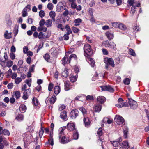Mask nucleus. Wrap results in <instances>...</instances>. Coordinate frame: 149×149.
Here are the masks:
<instances>
[{"instance_id":"6","label":"nucleus","mask_w":149,"mask_h":149,"mask_svg":"<svg viewBox=\"0 0 149 149\" xmlns=\"http://www.w3.org/2000/svg\"><path fill=\"white\" fill-rule=\"evenodd\" d=\"M129 104L130 107L132 109H136L137 107L138 104L137 102L132 100H129Z\"/></svg>"},{"instance_id":"25","label":"nucleus","mask_w":149,"mask_h":149,"mask_svg":"<svg viewBox=\"0 0 149 149\" xmlns=\"http://www.w3.org/2000/svg\"><path fill=\"white\" fill-rule=\"evenodd\" d=\"M53 132H51L50 134V138L48 140V142L52 146L54 144V141L53 138Z\"/></svg>"},{"instance_id":"62","label":"nucleus","mask_w":149,"mask_h":149,"mask_svg":"<svg viewBox=\"0 0 149 149\" xmlns=\"http://www.w3.org/2000/svg\"><path fill=\"white\" fill-rule=\"evenodd\" d=\"M43 132H44V131H43V130L42 128L40 129V130L39 131V136L40 138H41L42 137V135L43 134Z\"/></svg>"},{"instance_id":"63","label":"nucleus","mask_w":149,"mask_h":149,"mask_svg":"<svg viewBox=\"0 0 149 149\" xmlns=\"http://www.w3.org/2000/svg\"><path fill=\"white\" fill-rule=\"evenodd\" d=\"M31 80L30 79V80L26 79L25 80V82L26 83L28 86L30 87L31 85Z\"/></svg>"},{"instance_id":"5","label":"nucleus","mask_w":149,"mask_h":149,"mask_svg":"<svg viewBox=\"0 0 149 149\" xmlns=\"http://www.w3.org/2000/svg\"><path fill=\"white\" fill-rule=\"evenodd\" d=\"M114 120L118 124H123L124 123V120L123 118L120 115H116Z\"/></svg>"},{"instance_id":"24","label":"nucleus","mask_w":149,"mask_h":149,"mask_svg":"<svg viewBox=\"0 0 149 149\" xmlns=\"http://www.w3.org/2000/svg\"><path fill=\"white\" fill-rule=\"evenodd\" d=\"M61 118L64 120H67V112L65 111H64L63 112L61 113L60 116Z\"/></svg>"},{"instance_id":"11","label":"nucleus","mask_w":149,"mask_h":149,"mask_svg":"<svg viewBox=\"0 0 149 149\" xmlns=\"http://www.w3.org/2000/svg\"><path fill=\"white\" fill-rule=\"evenodd\" d=\"M79 112L77 109L72 110L70 113V116L72 119H75L78 115Z\"/></svg>"},{"instance_id":"14","label":"nucleus","mask_w":149,"mask_h":149,"mask_svg":"<svg viewBox=\"0 0 149 149\" xmlns=\"http://www.w3.org/2000/svg\"><path fill=\"white\" fill-rule=\"evenodd\" d=\"M120 147L122 149H127L129 148V144L127 141H124L120 145Z\"/></svg>"},{"instance_id":"41","label":"nucleus","mask_w":149,"mask_h":149,"mask_svg":"<svg viewBox=\"0 0 149 149\" xmlns=\"http://www.w3.org/2000/svg\"><path fill=\"white\" fill-rule=\"evenodd\" d=\"M110 46L109 48L111 49H113L114 50H116L117 49V48H116V45L113 42H112V43L110 44Z\"/></svg>"},{"instance_id":"52","label":"nucleus","mask_w":149,"mask_h":149,"mask_svg":"<svg viewBox=\"0 0 149 149\" xmlns=\"http://www.w3.org/2000/svg\"><path fill=\"white\" fill-rule=\"evenodd\" d=\"M39 14V16L41 18H42L45 15V12L44 11L42 10L40 11Z\"/></svg>"},{"instance_id":"55","label":"nucleus","mask_w":149,"mask_h":149,"mask_svg":"<svg viewBox=\"0 0 149 149\" xmlns=\"http://www.w3.org/2000/svg\"><path fill=\"white\" fill-rule=\"evenodd\" d=\"M47 8L49 10H52L53 9V6L52 4L51 3H49L47 5Z\"/></svg>"},{"instance_id":"54","label":"nucleus","mask_w":149,"mask_h":149,"mask_svg":"<svg viewBox=\"0 0 149 149\" xmlns=\"http://www.w3.org/2000/svg\"><path fill=\"white\" fill-rule=\"evenodd\" d=\"M18 26H16L15 27L13 30V33L15 34L14 36H15L18 33Z\"/></svg>"},{"instance_id":"4","label":"nucleus","mask_w":149,"mask_h":149,"mask_svg":"<svg viewBox=\"0 0 149 149\" xmlns=\"http://www.w3.org/2000/svg\"><path fill=\"white\" fill-rule=\"evenodd\" d=\"M104 63L107 65H111L112 67L114 66V61L111 58L108 57H106L104 58Z\"/></svg>"},{"instance_id":"36","label":"nucleus","mask_w":149,"mask_h":149,"mask_svg":"<svg viewBox=\"0 0 149 149\" xmlns=\"http://www.w3.org/2000/svg\"><path fill=\"white\" fill-rule=\"evenodd\" d=\"M88 62L90 64L92 67H94L95 65V62L91 58H89L88 59Z\"/></svg>"},{"instance_id":"53","label":"nucleus","mask_w":149,"mask_h":149,"mask_svg":"<svg viewBox=\"0 0 149 149\" xmlns=\"http://www.w3.org/2000/svg\"><path fill=\"white\" fill-rule=\"evenodd\" d=\"M86 100L88 101H91L93 100V98L92 95H88L86 97Z\"/></svg>"},{"instance_id":"31","label":"nucleus","mask_w":149,"mask_h":149,"mask_svg":"<svg viewBox=\"0 0 149 149\" xmlns=\"http://www.w3.org/2000/svg\"><path fill=\"white\" fill-rule=\"evenodd\" d=\"M24 118L23 115L19 114L16 117V119L19 121H21L23 120Z\"/></svg>"},{"instance_id":"8","label":"nucleus","mask_w":149,"mask_h":149,"mask_svg":"<svg viewBox=\"0 0 149 149\" xmlns=\"http://www.w3.org/2000/svg\"><path fill=\"white\" fill-rule=\"evenodd\" d=\"M103 132H102V129L101 127H100L98 130L97 132V134L99 136V138L98 141V142L99 143H100L101 144V145L102 146V147L103 148V139L102 138H100V136H101Z\"/></svg>"},{"instance_id":"23","label":"nucleus","mask_w":149,"mask_h":149,"mask_svg":"<svg viewBox=\"0 0 149 149\" xmlns=\"http://www.w3.org/2000/svg\"><path fill=\"white\" fill-rule=\"evenodd\" d=\"M128 132V128L127 126H124L123 127V136L125 138H126L127 136V134Z\"/></svg>"},{"instance_id":"45","label":"nucleus","mask_w":149,"mask_h":149,"mask_svg":"<svg viewBox=\"0 0 149 149\" xmlns=\"http://www.w3.org/2000/svg\"><path fill=\"white\" fill-rule=\"evenodd\" d=\"M116 106L118 108H121L123 107H126V105L125 103H123L116 104Z\"/></svg>"},{"instance_id":"22","label":"nucleus","mask_w":149,"mask_h":149,"mask_svg":"<svg viewBox=\"0 0 149 149\" xmlns=\"http://www.w3.org/2000/svg\"><path fill=\"white\" fill-rule=\"evenodd\" d=\"M26 107L25 105L22 104L20 105L19 107V110L21 113H24L26 111Z\"/></svg>"},{"instance_id":"13","label":"nucleus","mask_w":149,"mask_h":149,"mask_svg":"<svg viewBox=\"0 0 149 149\" xmlns=\"http://www.w3.org/2000/svg\"><path fill=\"white\" fill-rule=\"evenodd\" d=\"M70 52H66L65 54V57L62 58L61 61V62L63 65H64L67 63H69V58H68V54Z\"/></svg>"},{"instance_id":"12","label":"nucleus","mask_w":149,"mask_h":149,"mask_svg":"<svg viewBox=\"0 0 149 149\" xmlns=\"http://www.w3.org/2000/svg\"><path fill=\"white\" fill-rule=\"evenodd\" d=\"M74 88V86L70 85L69 81H66L64 82V89L65 91H68Z\"/></svg>"},{"instance_id":"50","label":"nucleus","mask_w":149,"mask_h":149,"mask_svg":"<svg viewBox=\"0 0 149 149\" xmlns=\"http://www.w3.org/2000/svg\"><path fill=\"white\" fill-rule=\"evenodd\" d=\"M22 81V79L20 77H17L15 79V81L17 84H18L20 82Z\"/></svg>"},{"instance_id":"15","label":"nucleus","mask_w":149,"mask_h":149,"mask_svg":"<svg viewBox=\"0 0 149 149\" xmlns=\"http://www.w3.org/2000/svg\"><path fill=\"white\" fill-rule=\"evenodd\" d=\"M60 141V142L63 144H65L67 143L69 141V139L68 137H66L65 136H63L60 138H59Z\"/></svg>"},{"instance_id":"27","label":"nucleus","mask_w":149,"mask_h":149,"mask_svg":"<svg viewBox=\"0 0 149 149\" xmlns=\"http://www.w3.org/2000/svg\"><path fill=\"white\" fill-rule=\"evenodd\" d=\"M61 89L59 86H57L55 87L54 89V92L56 95L58 94L60 92Z\"/></svg>"},{"instance_id":"59","label":"nucleus","mask_w":149,"mask_h":149,"mask_svg":"<svg viewBox=\"0 0 149 149\" xmlns=\"http://www.w3.org/2000/svg\"><path fill=\"white\" fill-rule=\"evenodd\" d=\"M79 110L82 112L83 114H86V111L85 109L83 107H80Z\"/></svg>"},{"instance_id":"61","label":"nucleus","mask_w":149,"mask_h":149,"mask_svg":"<svg viewBox=\"0 0 149 149\" xmlns=\"http://www.w3.org/2000/svg\"><path fill=\"white\" fill-rule=\"evenodd\" d=\"M35 67V65L33 64L32 65V66L29 69V71L33 72H34V69Z\"/></svg>"},{"instance_id":"30","label":"nucleus","mask_w":149,"mask_h":149,"mask_svg":"<svg viewBox=\"0 0 149 149\" xmlns=\"http://www.w3.org/2000/svg\"><path fill=\"white\" fill-rule=\"evenodd\" d=\"M64 9L63 6L59 5V3L57 5V11L58 12H61L63 11Z\"/></svg>"},{"instance_id":"46","label":"nucleus","mask_w":149,"mask_h":149,"mask_svg":"<svg viewBox=\"0 0 149 149\" xmlns=\"http://www.w3.org/2000/svg\"><path fill=\"white\" fill-rule=\"evenodd\" d=\"M2 133L5 135L9 136L10 135L9 131L6 129H4L3 130Z\"/></svg>"},{"instance_id":"17","label":"nucleus","mask_w":149,"mask_h":149,"mask_svg":"<svg viewBox=\"0 0 149 149\" xmlns=\"http://www.w3.org/2000/svg\"><path fill=\"white\" fill-rule=\"evenodd\" d=\"M105 35L109 40L113 39L114 37L113 33L109 31H107L106 32Z\"/></svg>"},{"instance_id":"40","label":"nucleus","mask_w":149,"mask_h":149,"mask_svg":"<svg viewBox=\"0 0 149 149\" xmlns=\"http://www.w3.org/2000/svg\"><path fill=\"white\" fill-rule=\"evenodd\" d=\"M79 134L78 132L75 130L73 134V138L74 139H77L78 138Z\"/></svg>"},{"instance_id":"28","label":"nucleus","mask_w":149,"mask_h":149,"mask_svg":"<svg viewBox=\"0 0 149 149\" xmlns=\"http://www.w3.org/2000/svg\"><path fill=\"white\" fill-rule=\"evenodd\" d=\"M49 37V36L47 35H44V34L42 32H40L38 34V38L39 39H42L43 38H47Z\"/></svg>"},{"instance_id":"16","label":"nucleus","mask_w":149,"mask_h":149,"mask_svg":"<svg viewBox=\"0 0 149 149\" xmlns=\"http://www.w3.org/2000/svg\"><path fill=\"white\" fill-rule=\"evenodd\" d=\"M67 128L70 131L74 130L75 129V126L73 123L70 122L67 125Z\"/></svg>"},{"instance_id":"56","label":"nucleus","mask_w":149,"mask_h":149,"mask_svg":"<svg viewBox=\"0 0 149 149\" xmlns=\"http://www.w3.org/2000/svg\"><path fill=\"white\" fill-rule=\"evenodd\" d=\"M123 82L125 84L128 85L130 82V80L128 78H126L123 80Z\"/></svg>"},{"instance_id":"34","label":"nucleus","mask_w":149,"mask_h":149,"mask_svg":"<svg viewBox=\"0 0 149 149\" xmlns=\"http://www.w3.org/2000/svg\"><path fill=\"white\" fill-rule=\"evenodd\" d=\"M77 58V56L75 54H72L70 56L69 60L68 62L69 63H70V61L72 60H76Z\"/></svg>"},{"instance_id":"39","label":"nucleus","mask_w":149,"mask_h":149,"mask_svg":"<svg viewBox=\"0 0 149 149\" xmlns=\"http://www.w3.org/2000/svg\"><path fill=\"white\" fill-rule=\"evenodd\" d=\"M32 103L35 105L36 106L38 104L39 102L38 99L34 97L32 99Z\"/></svg>"},{"instance_id":"43","label":"nucleus","mask_w":149,"mask_h":149,"mask_svg":"<svg viewBox=\"0 0 149 149\" xmlns=\"http://www.w3.org/2000/svg\"><path fill=\"white\" fill-rule=\"evenodd\" d=\"M103 45H104L106 47L109 48L110 47V44L107 40L104 41L102 44Z\"/></svg>"},{"instance_id":"29","label":"nucleus","mask_w":149,"mask_h":149,"mask_svg":"<svg viewBox=\"0 0 149 149\" xmlns=\"http://www.w3.org/2000/svg\"><path fill=\"white\" fill-rule=\"evenodd\" d=\"M82 20L80 18H78L75 19L74 22L75 23L74 25L75 26H77L79 25L80 23L81 22Z\"/></svg>"},{"instance_id":"9","label":"nucleus","mask_w":149,"mask_h":149,"mask_svg":"<svg viewBox=\"0 0 149 149\" xmlns=\"http://www.w3.org/2000/svg\"><path fill=\"white\" fill-rule=\"evenodd\" d=\"M31 90L30 88L26 89L23 93V95L22 98L24 100H26L28 98V96L31 93Z\"/></svg>"},{"instance_id":"18","label":"nucleus","mask_w":149,"mask_h":149,"mask_svg":"<svg viewBox=\"0 0 149 149\" xmlns=\"http://www.w3.org/2000/svg\"><path fill=\"white\" fill-rule=\"evenodd\" d=\"M106 100L104 97L102 96H99L97 98V101L101 104L104 103L105 101Z\"/></svg>"},{"instance_id":"19","label":"nucleus","mask_w":149,"mask_h":149,"mask_svg":"<svg viewBox=\"0 0 149 149\" xmlns=\"http://www.w3.org/2000/svg\"><path fill=\"white\" fill-rule=\"evenodd\" d=\"M66 128L65 127H63L60 128L59 129V137H61L63 136L64 134V131Z\"/></svg>"},{"instance_id":"32","label":"nucleus","mask_w":149,"mask_h":149,"mask_svg":"<svg viewBox=\"0 0 149 149\" xmlns=\"http://www.w3.org/2000/svg\"><path fill=\"white\" fill-rule=\"evenodd\" d=\"M68 69L67 68L65 69L62 72V76L65 77H66L68 75Z\"/></svg>"},{"instance_id":"57","label":"nucleus","mask_w":149,"mask_h":149,"mask_svg":"<svg viewBox=\"0 0 149 149\" xmlns=\"http://www.w3.org/2000/svg\"><path fill=\"white\" fill-rule=\"evenodd\" d=\"M56 27L60 29L62 31H63L64 29V28L63 25L61 24H58L56 26Z\"/></svg>"},{"instance_id":"20","label":"nucleus","mask_w":149,"mask_h":149,"mask_svg":"<svg viewBox=\"0 0 149 149\" xmlns=\"http://www.w3.org/2000/svg\"><path fill=\"white\" fill-rule=\"evenodd\" d=\"M83 121L85 127H88L90 125V121L88 118H84L83 119Z\"/></svg>"},{"instance_id":"48","label":"nucleus","mask_w":149,"mask_h":149,"mask_svg":"<svg viewBox=\"0 0 149 149\" xmlns=\"http://www.w3.org/2000/svg\"><path fill=\"white\" fill-rule=\"evenodd\" d=\"M66 106L63 104H60L58 106V109L60 111H61L65 108Z\"/></svg>"},{"instance_id":"21","label":"nucleus","mask_w":149,"mask_h":149,"mask_svg":"<svg viewBox=\"0 0 149 149\" xmlns=\"http://www.w3.org/2000/svg\"><path fill=\"white\" fill-rule=\"evenodd\" d=\"M11 34V32L8 33V31L6 30L5 31L4 37L7 39L11 38H12Z\"/></svg>"},{"instance_id":"10","label":"nucleus","mask_w":149,"mask_h":149,"mask_svg":"<svg viewBox=\"0 0 149 149\" xmlns=\"http://www.w3.org/2000/svg\"><path fill=\"white\" fill-rule=\"evenodd\" d=\"M121 141V138L120 137L115 141H110V142L113 146L117 147L119 145Z\"/></svg>"},{"instance_id":"42","label":"nucleus","mask_w":149,"mask_h":149,"mask_svg":"<svg viewBox=\"0 0 149 149\" xmlns=\"http://www.w3.org/2000/svg\"><path fill=\"white\" fill-rule=\"evenodd\" d=\"M129 54L130 55L135 56H136L134 51L132 49H130L129 50Z\"/></svg>"},{"instance_id":"64","label":"nucleus","mask_w":149,"mask_h":149,"mask_svg":"<svg viewBox=\"0 0 149 149\" xmlns=\"http://www.w3.org/2000/svg\"><path fill=\"white\" fill-rule=\"evenodd\" d=\"M41 89V86L40 85H38L35 88L34 90H37L38 92Z\"/></svg>"},{"instance_id":"26","label":"nucleus","mask_w":149,"mask_h":149,"mask_svg":"<svg viewBox=\"0 0 149 149\" xmlns=\"http://www.w3.org/2000/svg\"><path fill=\"white\" fill-rule=\"evenodd\" d=\"M49 15L50 17L52 18L53 22L55 21V17L56 16V13L55 12L51 11L49 13Z\"/></svg>"},{"instance_id":"51","label":"nucleus","mask_w":149,"mask_h":149,"mask_svg":"<svg viewBox=\"0 0 149 149\" xmlns=\"http://www.w3.org/2000/svg\"><path fill=\"white\" fill-rule=\"evenodd\" d=\"M135 8L136 6L134 5H132L131 9V13L132 14V15H133L134 13H135Z\"/></svg>"},{"instance_id":"58","label":"nucleus","mask_w":149,"mask_h":149,"mask_svg":"<svg viewBox=\"0 0 149 149\" xmlns=\"http://www.w3.org/2000/svg\"><path fill=\"white\" fill-rule=\"evenodd\" d=\"M45 24V22L44 19H41L39 23V25L40 26H43Z\"/></svg>"},{"instance_id":"49","label":"nucleus","mask_w":149,"mask_h":149,"mask_svg":"<svg viewBox=\"0 0 149 149\" xmlns=\"http://www.w3.org/2000/svg\"><path fill=\"white\" fill-rule=\"evenodd\" d=\"M70 79L72 82H74L76 81L77 77L76 76H72L70 77Z\"/></svg>"},{"instance_id":"38","label":"nucleus","mask_w":149,"mask_h":149,"mask_svg":"<svg viewBox=\"0 0 149 149\" xmlns=\"http://www.w3.org/2000/svg\"><path fill=\"white\" fill-rule=\"evenodd\" d=\"M118 28L122 30H125L127 29L126 26L125 25L121 23H119Z\"/></svg>"},{"instance_id":"35","label":"nucleus","mask_w":149,"mask_h":149,"mask_svg":"<svg viewBox=\"0 0 149 149\" xmlns=\"http://www.w3.org/2000/svg\"><path fill=\"white\" fill-rule=\"evenodd\" d=\"M65 28L66 29V30L67 31L66 33L67 34H71L72 33V31L71 30V28L68 25H67L65 27Z\"/></svg>"},{"instance_id":"1","label":"nucleus","mask_w":149,"mask_h":149,"mask_svg":"<svg viewBox=\"0 0 149 149\" xmlns=\"http://www.w3.org/2000/svg\"><path fill=\"white\" fill-rule=\"evenodd\" d=\"M0 65L3 68H5L6 67L10 68L12 66L13 62L10 60H8L5 61L0 56Z\"/></svg>"},{"instance_id":"2","label":"nucleus","mask_w":149,"mask_h":149,"mask_svg":"<svg viewBox=\"0 0 149 149\" xmlns=\"http://www.w3.org/2000/svg\"><path fill=\"white\" fill-rule=\"evenodd\" d=\"M56 97L53 95L50 98L49 97H47L45 100V102L47 104L49 105V103L51 104H53L56 101Z\"/></svg>"},{"instance_id":"37","label":"nucleus","mask_w":149,"mask_h":149,"mask_svg":"<svg viewBox=\"0 0 149 149\" xmlns=\"http://www.w3.org/2000/svg\"><path fill=\"white\" fill-rule=\"evenodd\" d=\"M101 109V106L100 105H97L95 107V110L96 112H99Z\"/></svg>"},{"instance_id":"47","label":"nucleus","mask_w":149,"mask_h":149,"mask_svg":"<svg viewBox=\"0 0 149 149\" xmlns=\"http://www.w3.org/2000/svg\"><path fill=\"white\" fill-rule=\"evenodd\" d=\"M15 97L16 99H19L20 97L21 94L19 91H16L15 92Z\"/></svg>"},{"instance_id":"7","label":"nucleus","mask_w":149,"mask_h":149,"mask_svg":"<svg viewBox=\"0 0 149 149\" xmlns=\"http://www.w3.org/2000/svg\"><path fill=\"white\" fill-rule=\"evenodd\" d=\"M102 91H107L110 92H112L114 91V89L110 86L105 85L100 87Z\"/></svg>"},{"instance_id":"60","label":"nucleus","mask_w":149,"mask_h":149,"mask_svg":"<svg viewBox=\"0 0 149 149\" xmlns=\"http://www.w3.org/2000/svg\"><path fill=\"white\" fill-rule=\"evenodd\" d=\"M53 87V84L52 83H50L48 86V89L50 91H51Z\"/></svg>"},{"instance_id":"33","label":"nucleus","mask_w":149,"mask_h":149,"mask_svg":"<svg viewBox=\"0 0 149 149\" xmlns=\"http://www.w3.org/2000/svg\"><path fill=\"white\" fill-rule=\"evenodd\" d=\"M45 25L48 27H50L52 26V21L51 19H48L45 22Z\"/></svg>"},{"instance_id":"3","label":"nucleus","mask_w":149,"mask_h":149,"mask_svg":"<svg viewBox=\"0 0 149 149\" xmlns=\"http://www.w3.org/2000/svg\"><path fill=\"white\" fill-rule=\"evenodd\" d=\"M84 49L85 56H88L91 54L90 52L91 51V47L89 44H88L85 45L84 47Z\"/></svg>"},{"instance_id":"44","label":"nucleus","mask_w":149,"mask_h":149,"mask_svg":"<svg viewBox=\"0 0 149 149\" xmlns=\"http://www.w3.org/2000/svg\"><path fill=\"white\" fill-rule=\"evenodd\" d=\"M45 59L48 62L50 59V56L49 54L46 53L43 56Z\"/></svg>"}]
</instances>
